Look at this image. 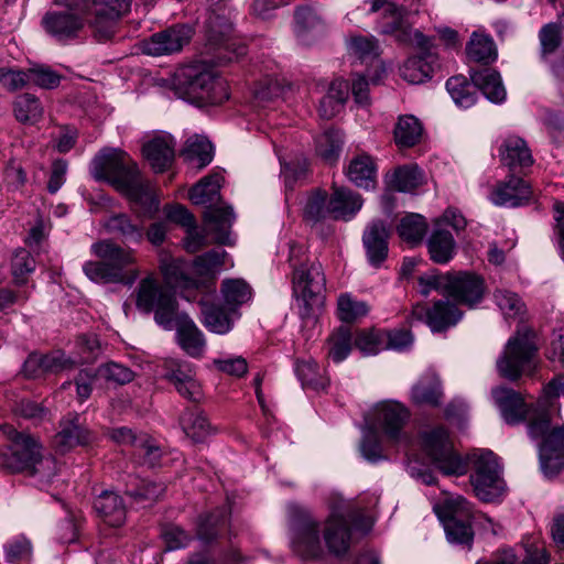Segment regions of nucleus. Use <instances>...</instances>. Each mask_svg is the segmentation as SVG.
<instances>
[{
	"label": "nucleus",
	"instance_id": "obj_51",
	"mask_svg": "<svg viewBox=\"0 0 564 564\" xmlns=\"http://www.w3.org/2000/svg\"><path fill=\"white\" fill-rule=\"evenodd\" d=\"M423 182V173L416 164H405L397 167L388 175V185L398 192H411Z\"/></svg>",
	"mask_w": 564,
	"mask_h": 564
},
{
	"label": "nucleus",
	"instance_id": "obj_47",
	"mask_svg": "<svg viewBox=\"0 0 564 564\" xmlns=\"http://www.w3.org/2000/svg\"><path fill=\"white\" fill-rule=\"evenodd\" d=\"M13 112L19 122L34 124L43 118L44 108L36 96L25 93L17 96Z\"/></svg>",
	"mask_w": 564,
	"mask_h": 564
},
{
	"label": "nucleus",
	"instance_id": "obj_33",
	"mask_svg": "<svg viewBox=\"0 0 564 564\" xmlns=\"http://www.w3.org/2000/svg\"><path fill=\"white\" fill-rule=\"evenodd\" d=\"M499 156L510 170L527 167L533 163L531 150L527 142L516 135L506 138L499 147Z\"/></svg>",
	"mask_w": 564,
	"mask_h": 564
},
{
	"label": "nucleus",
	"instance_id": "obj_13",
	"mask_svg": "<svg viewBox=\"0 0 564 564\" xmlns=\"http://www.w3.org/2000/svg\"><path fill=\"white\" fill-rule=\"evenodd\" d=\"M470 484L476 497L484 502H495L506 492L502 467L491 451H477L469 456Z\"/></svg>",
	"mask_w": 564,
	"mask_h": 564
},
{
	"label": "nucleus",
	"instance_id": "obj_28",
	"mask_svg": "<svg viewBox=\"0 0 564 564\" xmlns=\"http://www.w3.org/2000/svg\"><path fill=\"white\" fill-rule=\"evenodd\" d=\"M180 347L191 357L203 356L206 340L202 330L186 313H178L174 322Z\"/></svg>",
	"mask_w": 564,
	"mask_h": 564
},
{
	"label": "nucleus",
	"instance_id": "obj_62",
	"mask_svg": "<svg viewBox=\"0 0 564 564\" xmlns=\"http://www.w3.org/2000/svg\"><path fill=\"white\" fill-rule=\"evenodd\" d=\"M540 54L542 59H546L562 44L561 25L554 22L547 23L539 31Z\"/></svg>",
	"mask_w": 564,
	"mask_h": 564
},
{
	"label": "nucleus",
	"instance_id": "obj_63",
	"mask_svg": "<svg viewBox=\"0 0 564 564\" xmlns=\"http://www.w3.org/2000/svg\"><path fill=\"white\" fill-rule=\"evenodd\" d=\"M28 474L35 477L37 485L44 488L52 484L54 477L57 475L56 460L51 456L44 457L42 453H40L36 462L31 466Z\"/></svg>",
	"mask_w": 564,
	"mask_h": 564
},
{
	"label": "nucleus",
	"instance_id": "obj_58",
	"mask_svg": "<svg viewBox=\"0 0 564 564\" xmlns=\"http://www.w3.org/2000/svg\"><path fill=\"white\" fill-rule=\"evenodd\" d=\"M183 155L188 163L200 170L213 161V145L206 138L196 137L187 141Z\"/></svg>",
	"mask_w": 564,
	"mask_h": 564
},
{
	"label": "nucleus",
	"instance_id": "obj_54",
	"mask_svg": "<svg viewBox=\"0 0 564 564\" xmlns=\"http://www.w3.org/2000/svg\"><path fill=\"white\" fill-rule=\"evenodd\" d=\"M446 89L458 107L469 108L476 102V85L473 82H468L464 76L448 78Z\"/></svg>",
	"mask_w": 564,
	"mask_h": 564
},
{
	"label": "nucleus",
	"instance_id": "obj_11",
	"mask_svg": "<svg viewBox=\"0 0 564 564\" xmlns=\"http://www.w3.org/2000/svg\"><path fill=\"white\" fill-rule=\"evenodd\" d=\"M383 11L381 19V32L384 34H395L398 41L414 44L421 50L417 56L435 58L432 53V41L421 31L413 30V19L415 13L408 12L402 6L395 2H372L370 12Z\"/></svg>",
	"mask_w": 564,
	"mask_h": 564
},
{
	"label": "nucleus",
	"instance_id": "obj_41",
	"mask_svg": "<svg viewBox=\"0 0 564 564\" xmlns=\"http://www.w3.org/2000/svg\"><path fill=\"white\" fill-rule=\"evenodd\" d=\"M220 293L224 304L231 312L238 313V307L250 301L251 286L242 279H226L221 282Z\"/></svg>",
	"mask_w": 564,
	"mask_h": 564
},
{
	"label": "nucleus",
	"instance_id": "obj_37",
	"mask_svg": "<svg viewBox=\"0 0 564 564\" xmlns=\"http://www.w3.org/2000/svg\"><path fill=\"white\" fill-rule=\"evenodd\" d=\"M329 198L333 219L349 220L362 206V198L358 193L345 187H334Z\"/></svg>",
	"mask_w": 564,
	"mask_h": 564
},
{
	"label": "nucleus",
	"instance_id": "obj_57",
	"mask_svg": "<svg viewBox=\"0 0 564 564\" xmlns=\"http://www.w3.org/2000/svg\"><path fill=\"white\" fill-rule=\"evenodd\" d=\"M165 491L163 484L139 479L134 476H129V481L126 482V494L133 498L137 502L145 500H155Z\"/></svg>",
	"mask_w": 564,
	"mask_h": 564
},
{
	"label": "nucleus",
	"instance_id": "obj_15",
	"mask_svg": "<svg viewBox=\"0 0 564 564\" xmlns=\"http://www.w3.org/2000/svg\"><path fill=\"white\" fill-rule=\"evenodd\" d=\"M421 445L426 455L444 475L462 476L467 471V464L453 449L448 431L436 426L421 433Z\"/></svg>",
	"mask_w": 564,
	"mask_h": 564
},
{
	"label": "nucleus",
	"instance_id": "obj_5",
	"mask_svg": "<svg viewBox=\"0 0 564 564\" xmlns=\"http://www.w3.org/2000/svg\"><path fill=\"white\" fill-rule=\"evenodd\" d=\"M172 88L180 98L207 105H220L229 99L227 83L195 65L178 68L173 76Z\"/></svg>",
	"mask_w": 564,
	"mask_h": 564
},
{
	"label": "nucleus",
	"instance_id": "obj_46",
	"mask_svg": "<svg viewBox=\"0 0 564 564\" xmlns=\"http://www.w3.org/2000/svg\"><path fill=\"white\" fill-rule=\"evenodd\" d=\"M354 346V337L349 326L341 325L333 330L327 339V356L334 362L345 360Z\"/></svg>",
	"mask_w": 564,
	"mask_h": 564
},
{
	"label": "nucleus",
	"instance_id": "obj_30",
	"mask_svg": "<svg viewBox=\"0 0 564 564\" xmlns=\"http://www.w3.org/2000/svg\"><path fill=\"white\" fill-rule=\"evenodd\" d=\"M389 232L381 220L372 221L364 231L362 242L371 265L379 267L388 256Z\"/></svg>",
	"mask_w": 564,
	"mask_h": 564
},
{
	"label": "nucleus",
	"instance_id": "obj_25",
	"mask_svg": "<svg viewBox=\"0 0 564 564\" xmlns=\"http://www.w3.org/2000/svg\"><path fill=\"white\" fill-rule=\"evenodd\" d=\"M410 413L399 402L386 401L379 403L373 412L375 425L383 431L390 441H398Z\"/></svg>",
	"mask_w": 564,
	"mask_h": 564
},
{
	"label": "nucleus",
	"instance_id": "obj_42",
	"mask_svg": "<svg viewBox=\"0 0 564 564\" xmlns=\"http://www.w3.org/2000/svg\"><path fill=\"white\" fill-rule=\"evenodd\" d=\"M466 54L470 61L489 65L497 59L498 53L494 40L489 35L474 32L466 45Z\"/></svg>",
	"mask_w": 564,
	"mask_h": 564
},
{
	"label": "nucleus",
	"instance_id": "obj_18",
	"mask_svg": "<svg viewBox=\"0 0 564 564\" xmlns=\"http://www.w3.org/2000/svg\"><path fill=\"white\" fill-rule=\"evenodd\" d=\"M134 378V372L118 362H107L97 369H83L74 379L77 397L80 401L88 399L93 391V383L97 380H104L116 384H127Z\"/></svg>",
	"mask_w": 564,
	"mask_h": 564
},
{
	"label": "nucleus",
	"instance_id": "obj_36",
	"mask_svg": "<svg viewBox=\"0 0 564 564\" xmlns=\"http://www.w3.org/2000/svg\"><path fill=\"white\" fill-rule=\"evenodd\" d=\"M348 180L357 187L370 189L377 184V166L373 159L366 153L351 159L346 170Z\"/></svg>",
	"mask_w": 564,
	"mask_h": 564
},
{
	"label": "nucleus",
	"instance_id": "obj_2",
	"mask_svg": "<svg viewBox=\"0 0 564 564\" xmlns=\"http://www.w3.org/2000/svg\"><path fill=\"white\" fill-rule=\"evenodd\" d=\"M120 17V10L110 2H70L61 10L47 12L42 23L58 42L79 37L86 25L98 41H106L112 36Z\"/></svg>",
	"mask_w": 564,
	"mask_h": 564
},
{
	"label": "nucleus",
	"instance_id": "obj_48",
	"mask_svg": "<svg viewBox=\"0 0 564 564\" xmlns=\"http://www.w3.org/2000/svg\"><path fill=\"white\" fill-rule=\"evenodd\" d=\"M228 519L226 507L216 508L212 512L199 516L197 521V538L206 543L217 539L220 529Z\"/></svg>",
	"mask_w": 564,
	"mask_h": 564
},
{
	"label": "nucleus",
	"instance_id": "obj_31",
	"mask_svg": "<svg viewBox=\"0 0 564 564\" xmlns=\"http://www.w3.org/2000/svg\"><path fill=\"white\" fill-rule=\"evenodd\" d=\"M205 224L214 234L215 242L219 245L231 246L230 227L235 219V214L230 206H208L203 214Z\"/></svg>",
	"mask_w": 564,
	"mask_h": 564
},
{
	"label": "nucleus",
	"instance_id": "obj_10",
	"mask_svg": "<svg viewBox=\"0 0 564 564\" xmlns=\"http://www.w3.org/2000/svg\"><path fill=\"white\" fill-rule=\"evenodd\" d=\"M330 514L326 521L324 540L330 553L340 556L350 544V525L364 529L366 518L350 501L334 497L329 503Z\"/></svg>",
	"mask_w": 564,
	"mask_h": 564
},
{
	"label": "nucleus",
	"instance_id": "obj_20",
	"mask_svg": "<svg viewBox=\"0 0 564 564\" xmlns=\"http://www.w3.org/2000/svg\"><path fill=\"white\" fill-rule=\"evenodd\" d=\"M491 394L502 419L509 425H517L524 421L529 424L533 415L547 411L530 406L520 392L508 387H497L492 389Z\"/></svg>",
	"mask_w": 564,
	"mask_h": 564
},
{
	"label": "nucleus",
	"instance_id": "obj_44",
	"mask_svg": "<svg viewBox=\"0 0 564 564\" xmlns=\"http://www.w3.org/2000/svg\"><path fill=\"white\" fill-rule=\"evenodd\" d=\"M427 249L435 263H447L455 253L453 235L448 230L436 228L427 240Z\"/></svg>",
	"mask_w": 564,
	"mask_h": 564
},
{
	"label": "nucleus",
	"instance_id": "obj_56",
	"mask_svg": "<svg viewBox=\"0 0 564 564\" xmlns=\"http://www.w3.org/2000/svg\"><path fill=\"white\" fill-rule=\"evenodd\" d=\"M354 345L364 355H377L386 350V330L377 328L358 329L354 337Z\"/></svg>",
	"mask_w": 564,
	"mask_h": 564
},
{
	"label": "nucleus",
	"instance_id": "obj_8",
	"mask_svg": "<svg viewBox=\"0 0 564 564\" xmlns=\"http://www.w3.org/2000/svg\"><path fill=\"white\" fill-rule=\"evenodd\" d=\"M293 294L296 299L300 316L310 318L319 311L325 302L326 278L322 264L314 261L292 263Z\"/></svg>",
	"mask_w": 564,
	"mask_h": 564
},
{
	"label": "nucleus",
	"instance_id": "obj_39",
	"mask_svg": "<svg viewBox=\"0 0 564 564\" xmlns=\"http://www.w3.org/2000/svg\"><path fill=\"white\" fill-rule=\"evenodd\" d=\"M105 227L108 232L121 238L123 242L139 243L144 236L143 226L134 223L127 214L120 213L110 216Z\"/></svg>",
	"mask_w": 564,
	"mask_h": 564
},
{
	"label": "nucleus",
	"instance_id": "obj_4",
	"mask_svg": "<svg viewBox=\"0 0 564 564\" xmlns=\"http://www.w3.org/2000/svg\"><path fill=\"white\" fill-rule=\"evenodd\" d=\"M433 510L444 528L447 542L468 551L475 538L473 523L480 517L490 521L485 514L475 511L473 505L460 495L445 497L434 505Z\"/></svg>",
	"mask_w": 564,
	"mask_h": 564
},
{
	"label": "nucleus",
	"instance_id": "obj_59",
	"mask_svg": "<svg viewBox=\"0 0 564 564\" xmlns=\"http://www.w3.org/2000/svg\"><path fill=\"white\" fill-rule=\"evenodd\" d=\"M370 306L365 301H359L350 293H343L337 300V316L344 323H352L368 315Z\"/></svg>",
	"mask_w": 564,
	"mask_h": 564
},
{
	"label": "nucleus",
	"instance_id": "obj_19",
	"mask_svg": "<svg viewBox=\"0 0 564 564\" xmlns=\"http://www.w3.org/2000/svg\"><path fill=\"white\" fill-rule=\"evenodd\" d=\"M96 438L95 433L88 427L85 419L76 413H67L59 421V431L53 438L55 449L65 454L77 446H88Z\"/></svg>",
	"mask_w": 564,
	"mask_h": 564
},
{
	"label": "nucleus",
	"instance_id": "obj_9",
	"mask_svg": "<svg viewBox=\"0 0 564 564\" xmlns=\"http://www.w3.org/2000/svg\"><path fill=\"white\" fill-rule=\"evenodd\" d=\"M135 306L144 313H153L155 323L166 330L174 328L178 302L173 290L161 284L153 275L142 279L135 290Z\"/></svg>",
	"mask_w": 564,
	"mask_h": 564
},
{
	"label": "nucleus",
	"instance_id": "obj_23",
	"mask_svg": "<svg viewBox=\"0 0 564 564\" xmlns=\"http://www.w3.org/2000/svg\"><path fill=\"white\" fill-rule=\"evenodd\" d=\"M193 36V29L187 24H175L154 33L144 42V53L152 56L170 55L182 51Z\"/></svg>",
	"mask_w": 564,
	"mask_h": 564
},
{
	"label": "nucleus",
	"instance_id": "obj_3",
	"mask_svg": "<svg viewBox=\"0 0 564 564\" xmlns=\"http://www.w3.org/2000/svg\"><path fill=\"white\" fill-rule=\"evenodd\" d=\"M97 261H88L83 265L87 278L94 282L122 283L131 286L139 276L132 250L124 249L109 239L100 240L91 246Z\"/></svg>",
	"mask_w": 564,
	"mask_h": 564
},
{
	"label": "nucleus",
	"instance_id": "obj_24",
	"mask_svg": "<svg viewBox=\"0 0 564 564\" xmlns=\"http://www.w3.org/2000/svg\"><path fill=\"white\" fill-rule=\"evenodd\" d=\"M192 364L182 360H169L164 364L163 378L172 383L185 399L197 402L202 397L200 386L195 378Z\"/></svg>",
	"mask_w": 564,
	"mask_h": 564
},
{
	"label": "nucleus",
	"instance_id": "obj_38",
	"mask_svg": "<svg viewBox=\"0 0 564 564\" xmlns=\"http://www.w3.org/2000/svg\"><path fill=\"white\" fill-rule=\"evenodd\" d=\"M443 397L441 379L433 371L426 372L412 388V401L419 405L437 408L441 405Z\"/></svg>",
	"mask_w": 564,
	"mask_h": 564
},
{
	"label": "nucleus",
	"instance_id": "obj_21",
	"mask_svg": "<svg viewBox=\"0 0 564 564\" xmlns=\"http://www.w3.org/2000/svg\"><path fill=\"white\" fill-rule=\"evenodd\" d=\"M463 312L456 304L438 300L432 307L417 303L413 305L410 319L424 322L434 333H440L455 326L462 318Z\"/></svg>",
	"mask_w": 564,
	"mask_h": 564
},
{
	"label": "nucleus",
	"instance_id": "obj_52",
	"mask_svg": "<svg viewBox=\"0 0 564 564\" xmlns=\"http://www.w3.org/2000/svg\"><path fill=\"white\" fill-rule=\"evenodd\" d=\"M181 424L184 433L194 442H203L214 433L207 416L198 410H186L181 417Z\"/></svg>",
	"mask_w": 564,
	"mask_h": 564
},
{
	"label": "nucleus",
	"instance_id": "obj_40",
	"mask_svg": "<svg viewBox=\"0 0 564 564\" xmlns=\"http://www.w3.org/2000/svg\"><path fill=\"white\" fill-rule=\"evenodd\" d=\"M423 135V127L413 115H403L398 118L393 130L394 142L400 149L413 148Z\"/></svg>",
	"mask_w": 564,
	"mask_h": 564
},
{
	"label": "nucleus",
	"instance_id": "obj_64",
	"mask_svg": "<svg viewBox=\"0 0 564 564\" xmlns=\"http://www.w3.org/2000/svg\"><path fill=\"white\" fill-rule=\"evenodd\" d=\"M227 252L223 249H212L194 259V267L199 275L215 273L225 264Z\"/></svg>",
	"mask_w": 564,
	"mask_h": 564
},
{
	"label": "nucleus",
	"instance_id": "obj_45",
	"mask_svg": "<svg viewBox=\"0 0 564 564\" xmlns=\"http://www.w3.org/2000/svg\"><path fill=\"white\" fill-rule=\"evenodd\" d=\"M328 200V194L324 189L316 188L310 193L303 209V219L311 225H315L327 218L333 219Z\"/></svg>",
	"mask_w": 564,
	"mask_h": 564
},
{
	"label": "nucleus",
	"instance_id": "obj_12",
	"mask_svg": "<svg viewBox=\"0 0 564 564\" xmlns=\"http://www.w3.org/2000/svg\"><path fill=\"white\" fill-rule=\"evenodd\" d=\"M536 346L533 333L523 327L510 337L502 355L497 360V369L501 377L509 381H517L523 375H530L535 368Z\"/></svg>",
	"mask_w": 564,
	"mask_h": 564
},
{
	"label": "nucleus",
	"instance_id": "obj_26",
	"mask_svg": "<svg viewBox=\"0 0 564 564\" xmlns=\"http://www.w3.org/2000/svg\"><path fill=\"white\" fill-rule=\"evenodd\" d=\"M532 196L531 186L522 177L513 174L499 182L490 194V200L497 206L518 207L527 204Z\"/></svg>",
	"mask_w": 564,
	"mask_h": 564
},
{
	"label": "nucleus",
	"instance_id": "obj_61",
	"mask_svg": "<svg viewBox=\"0 0 564 564\" xmlns=\"http://www.w3.org/2000/svg\"><path fill=\"white\" fill-rule=\"evenodd\" d=\"M427 224L423 216L410 214L404 216L398 225L399 236L406 242L416 245L421 242L426 234Z\"/></svg>",
	"mask_w": 564,
	"mask_h": 564
},
{
	"label": "nucleus",
	"instance_id": "obj_27",
	"mask_svg": "<svg viewBox=\"0 0 564 564\" xmlns=\"http://www.w3.org/2000/svg\"><path fill=\"white\" fill-rule=\"evenodd\" d=\"M326 31L323 19L310 4L299 6L294 12V32L297 41L305 46L317 42Z\"/></svg>",
	"mask_w": 564,
	"mask_h": 564
},
{
	"label": "nucleus",
	"instance_id": "obj_32",
	"mask_svg": "<svg viewBox=\"0 0 564 564\" xmlns=\"http://www.w3.org/2000/svg\"><path fill=\"white\" fill-rule=\"evenodd\" d=\"M174 145L170 137H156L143 145V154L155 173H163L172 166Z\"/></svg>",
	"mask_w": 564,
	"mask_h": 564
},
{
	"label": "nucleus",
	"instance_id": "obj_43",
	"mask_svg": "<svg viewBox=\"0 0 564 564\" xmlns=\"http://www.w3.org/2000/svg\"><path fill=\"white\" fill-rule=\"evenodd\" d=\"M220 181L219 174H214L202 178L189 191V199L195 205L214 206L220 199Z\"/></svg>",
	"mask_w": 564,
	"mask_h": 564
},
{
	"label": "nucleus",
	"instance_id": "obj_60",
	"mask_svg": "<svg viewBox=\"0 0 564 564\" xmlns=\"http://www.w3.org/2000/svg\"><path fill=\"white\" fill-rule=\"evenodd\" d=\"M348 50L360 63L366 64L377 61L380 55L378 41L373 36H351Z\"/></svg>",
	"mask_w": 564,
	"mask_h": 564
},
{
	"label": "nucleus",
	"instance_id": "obj_1",
	"mask_svg": "<svg viewBox=\"0 0 564 564\" xmlns=\"http://www.w3.org/2000/svg\"><path fill=\"white\" fill-rule=\"evenodd\" d=\"M91 174L97 181H105L124 195L134 206L139 218H153L160 202L149 181L144 180L138 164L131 156L115 148H106L95 155Z\"/></svg>",
	"mask_w": 564,
	"mask_h": 564
},
{
	"label": "nucleus",
	"instance_id": "obj_49",
	"mask_svg": "<svg viewBox=\"0 0 564 564\" xmlns=\"http://www.w3.org/2000/svg\"><path fill=\"white\" fill-rule=\"evenodd\" d=\"M161 272L166 288L181 291H189L197 288L196 280L192 279L184 271L183 263L178 260L163 261Z\"/></svg>",
	"mask_w": 564,
	"mask_h": 564
},
{
	"label": "nucleus",
	"instance_id": "obj_16",
	"mask_svg": "<svg viewBox=\"0 0 564 564\" xmlns=\"http://www.w3.org/2000/svg\"><path fill=\"white\" fill-rule=\"evenodd\" d=\"M421 445L426 455L444 475L462 476L467 471V464L453 449L448 431L436 426L421 433Z\"/></svg>",
	"mask_w": 564,
	"mask_h": 564
},
{
	"label": "nucleus",
	"instance_id": "obj_7",
	"mask_svg": "<svg viewBox=\"0 0 564 564\" xmlns=\"http://www.w3.org/2000/svg\"><path fill=\"white\" fill-rule=\"evenodd\" d=\"M527 427L532 440L542 438L539 457L544 475H558L564 469V425L551 427V415L546 411L533 415Z\"/></svg>",
	"mask_w": 564,
	"mask_h": 564
},
{
	"label": "nucleus",
	"instance_id": "obj_34",
	"mask_svg": "<svg viewBox=\"0 0 564 564\" xmlns=\"http://www.w3.org/2000/svg\"><path fill=\"white\" fill-rule=\"evenodd\" d=\"M470 79L476 85V90H480L491 102L501 104L505 101L507 94L501 76L497 70L488 67L471 70Z\"/></svg>",
	"mask_w": 564,
	"mask_h": 564
},
{
	"label": "nucleus",
	"instance_id": "obj_14",
	"mask_svg": "<svg viewBox=\"0 0 564 564\" xmlns=\"http://www.w3.org/2000/svg\"><path fill=\"white\" fill-rule=\"evenodd\" d=\"M1 430L11 444L0 453V469L9 474H28L41 453V444L31 434L20 432L12 425L3 424Z\"/></svg>",
	"mask_w": 564,
	"mask_h": 564
},
{
	"label": "nucleus",
	"instance_id": "obj_6",
	"mask_svg": "<svg viewBox=\"0 0 564 564\" xmlns=\"http://www.w3.org/2000/svg\"><path fill=\"white\" fill-rule=\"evenodd\" d=\"M207 45L217 64L230 63L247 54V46L232 35V23L224 2H212L204 21Z\"/></svg>",
	"mask_w": 564,
	"mask_h": 564
},
{
	"label": "nucleus",
	"instance_id": "obj_29",
	"mask_svg": "<svg viewBox=\"0 0 564 564\" xmlns=\"http://www.w3.org/2000/svg\"><path fill=\"white\" fill-rule=\"evenodd\" d=\"M94 510L108 525L118 528L126 521L127 508L121 496L111 490H104L94 500Z\"/></svg>",
	"mask_w": 564,
	"mask_h": 564
},
{
	"label": "nucleus",
	"instance_id": "obj_50",
	"mask_svg": "<svg viewBox=\"0 0 564 564\" xmlns=\"http://www.w3.org/2000/svg\"><path fill=\"white\" fill-rule=\"evenodd\" d=\"M323 372L324 369L312 359L300 360L295 364V373L304 389H311L314 391L325 390L329 380Z\"/></svg>",
	"mask_w": 564,
	"mask_h": 564
},
{
	"label": "nucleus",
	"instance_id": "obj_35",
	"mask_svg": "<svg viewBox=\"0 0 564 564\" xmlns=\"http://www.w3.org/2000/svg\"><path fill=\"white\" fill-rule=\"evenodd\" d=\"M204 326L212 333L225 335L234 327V322L240 315L229 307L200 302Z\"/></svg>",
	"mask_w": 564,
	"mask_h": 564
},
{
	"label": "nucleus",
	"instance_id": "obj_22",
	"mask_svg": "<svg viewBox=\"0 0 564 564\" xmlns=\"http://www.w3.org/2000/svg\"><path fill=\"white\" fill-rule=\"evenodd\" d=\"M485 292L486 283L481 275L469 271L449 273L447 295L456 303L473 308L482 301Z\"/></svg>",
	"mask_w": 564,
	"mask_h": 564
},
{
	"label": "nucleus",
	"instance_id": "obj_53",
	"mask_svg": "<svg viewBox=\"0 0 564 564\" xmlns=\"http://www.w3.org/2000/svg\"><path fill=\"white\" fill-rule=\"evenodd\" d=\"M435 58L411 56L400 68L401 77L411 84H421L432 77Z\"/></svg>",
	"mask_w": 564,
	"mask_h": 564
},
{
	"label": "nucleus",
	"instance_id": "obj_55",
	"mask_svg": "<svg viewBox=\"0 0 564 564\" xmlns=\"http://www.w3.org/2000/svg\"><path fill=\"white\" fill-rule=\"evenodd\" d=\"M344 137L339 130L329 129L316 139V153L326 163L337 162L343 150Z\"/></svg>",
	"mask_w": 564,
	"mask_h": 564
},
{
	"label": "nucleus",
	"instance_id": "obj_17",
	"mask_svg": "<svg viewBox=\"0 0 564 564\" xmlns=\"http://www.w3.org/2000/svg\"><path fill=\"white\" fill-rule=\"evenodd\" d=\"M292 545L304 558L318 557L322 554L319 523L312 514L300 507L291 508Z\"/></svg>",
	"mask_w": 564,
	"mask_h": 564
}]
</instances>
